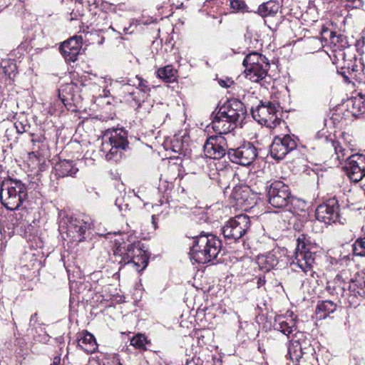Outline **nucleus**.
<instances>
[{"instance_id":"obj_19","label":"nucleus","mask_w":365,"mask_h":365,"mask_svg":"<svg viewBox=\"0 0 365 365\" xmlns=\"http://www.w3.org/2000/svg\"><path fill=\"white\" fill-rule=\"evenodd\" d=\"M82 43V36H75L61 45L60 51L66 61L74 62L77 59Z\"/></svg>"},{"instance_id":"obj_55","label":"nucleus","mask_w":365,"mask_h":365,"mask_svg":"<svg viewBox=\"0 0 365 365\" xmlns=\"http://www.w3.org/2000/svg\"><path fill=\"white\" fill-rule=\"evenodd\" d=\"M319 312V302L316 305V313Z\"/></svg>"},{"instance_id":"obj_11","label":"nucleus","mask_w":365,"mask_h":365,"mask_svg":"<svg viewBox=\"0 0 365 365\" xmlns=\"http://www.w3.org/2000/svg\"><path fill=\"white\" fill-rule=\"evenodd\" d=\"M297 147V138L294 135L276 136L270 145V155L274 159L280 160Z\"/></svg>"},{"instance_id":"obj_5","label":"nucleus","mask_w":365,"mask_h":365,"mask_svg":"<svg viewBox=\"0 0 365 365\" xmlns=\"http://www.w3.org/2000/svg\"><path fill=\"white\" fill-rule=\"evenodd\" d=\"M323 140L324 165L328 168H338L345 160L348 150L336 139L334 133L321 135Z\"/></svg>"},{"instance_id":"obj_37","label":"nucleus","mask_w":365,"mask_h":365,"mask_svg":"<svg viewBox=\"0 0 365 365\" xmlns=\"http://www.w3.org/2000/svg\"><path fill=\"white\" fill-rule=\"evenodd\" d=\"M230 5L234 11H242L246 6L242 0H231Z\"/></svg>"},{"instance_id":"obj_35","label":"nucleus","mask_w":365,"mask_h":365,"mask_svg":"<svg viewBox=\"0 0 365 365\" xmlns=\"http://www.w3.org/2000/svg\"><path fill=\"white\" fill-rule=\"evenodd\" d=\"M146 342L145 336L141 334L135 335L130 340V344L139 349H145Z\"/></svg>"},{"instance_id":"obj_14","label":"nucleus","mask_w":365,"mask_h":365,"mask_svg":"<svg viewBox=\"0 0 365 365\" xmlns=\"http://www.w3.org/2000/svg\"><path fill=\"white\" fill-rule=\"evenodd\" d=\"M223 134L210 136L204 144V152L207 157L220 159L228 152V145Z\"/></svg>"},{"instance_id":"obj_52","label":"nucleus","mask_w":365,"mask_h":365,"mask_svg":"<svg viewBox=\"0 0 365 365\" xmlns=\"http://www.w3.org/2000/svg\"><path fill=\"white\" fill-rule=\"evenodd\" d=\"M65 90H68L69 91L74 90V84L68 85V86L66 88Z\"/></svg>"},{"instance_id":"obj_7","label":"nucleus","mask_w":365,"mask_h":365,"mask_svg":"<svg viewBox=\"0 0 365 365\" xmlns=\"http://www.w3.org/2000/svg\"><path fill=\"white\" fill-rule=\"evenodd\" d=\"M251 221L247 215H238L227 220L222 227L225 239L235 242L250 230Z\"/></svg>"},{"instance_id":"obj_28","label":"nucleus","mask_w":365,"mask_h":365,"mask_svg":"<svg viewBox=\"0 0 365 365\" xmlns=\"http://www.w3.org/2000/svg\"><path fill=\"white\" fill-rule=\"evenodd\" d=\"M56 174L59 178L73 176L78 169L75 166L73 162L68 160H63L56 167Z\"/></svg>"},{"instance_id":"obj_4","label":"nucleus","mask_w":365,"mask_h":365,"mask_svg":"<svg viewBox=\"0 0 365 365\" xmlns=\"http://www.w3.org/2000/svg\"><path fill=\"white\" fill-rule=\"evenodd\" d=\"M28 190L21 180L7 178L0 183V199L8 210L18 209L27 198Z\"/></svg>"},{"instance_id":"obj_32","label":"nucleus","mask_w":365,"mask_h":365,"mask_svg":"<svg viewBox=\"0 0 365 365\" xmlns=\"http://www.w3.org/2000/svg\"><path fill=\"white\" fill-rule=\"evenodd\" d=\"M336 309V304L330 300H325L321 302V319L327 318L330 313Z\"/></svg>"},{"instance_id":"obj_15","label":"nucleus","mask_w":365,"mask_h":365,"mask_svg":"<svg viewBox=\"0 0 365 365\" xmlns=\"http://www.w3.org/2000/svg\"><path fill=\"white\" fill-rule=\"evenodd\" d=\"M348 274L344 270L336 276V280L342 281V289H349L354 295L365 297V273L358 272L352 278H349Z\"/></svg>"},{"instance_id":"obj_34","label":"nucleus","mask_w":365,"mask_h":365,"mask_svg":"<svg viewBox=\"0 0 365 365\" xmlns=\"http://www.w3.org/2000/svg\"><path fill=\"white\" fill-rule=\"evenodd\" d=\"M354 255L365 257V237L356 240L353 245Z\"/></svg>"},{"instance_id":"obj_12","label":"nucleus","mask_w":365,"mask_h":365,"mask_svg":"<svg viewBox=\"0 0 365 365\" xmlns=\"http://www.w3.org/2000/svg\"><path fill=\"white\" fill-rule=\"evenodd\" d=\"M304 240V237L297 239L295 252L291 257L289 263L291 265H297L302 270L306 271V268H312L314 264L317 263L316 262V252L307 250Z\"/></svg>"},{"instance_id":"obj_3","label":"nucleus","mask_w":365,"mask_h":365,"mask_svg":"<svg viewBox=\"0 0 365 365\" xmlns=\"http://www.w3.org/2000/svg\"><path fill=\"white\" fill-rule=\"evenodd\" d=\"M128 133L123 128L108 130L103 135L101 151L107 160L118 162L128 148Z\"/></svg>"},{"instance_id":"obj_16","label":"nucleus","mask_w":365,"mask_h":365,"mask_svg":"<svg viewBox=\"0 0 365 365\" xmlns=\"http://www.w3.org/2000/svg\"><path fill=\"white\" fill-rule=\"evenodd\" d=\"M344 169L351 180L359 182L365 176V155L354 154L347 157Z\"/></svg>"},{"instance_id":"obj_57","label":"nucleus","mask_w":365,"mask_h":365,"mask_svg":"<svg viewBox=\"0 0 365 365\" xmlns=\"http://www.w3.org/2000/svg\"><path fill=\"white\" fill-rule=\"evenodd\" d=\"M186 365H195L193 361H187L186 362Z\"/></svg>"},{"instance_id":"obj_60","label":"nucleus","mask_w":365,"mask_h":365,"mask_svg":"<svg viewBox=\"0 0 365 365\" xmlns=\"http://www.w3.org/2000/svg\"><path fill=\"white\" fill-rule=\"evenodd\" d=\"M123 31H124L125 34H127L128 32V28L125 27L123 29Z\"/></svg>"},{"instance_id":"obj_26","label":"nucleus","mask_w":365,"mask_h":365,"mask_svg":"<svg viewBox=\"0 0 365 365\" xmlns=\"http://www.w3.org/2000/svg\"><path fill=\"white\" fill-rule=\"evenodd\" d=\"M58 96L63 105L68 109L74 111V107L81 108L82 98L80 93H58Z\"/></svg>"},{"instance_id":"obj_38","label":"nucleus","mask_w":365,"mask_h":365,"mask_svg":"<svg viewBox=\"0 0 365 365\" xmlns=\"http://www.w3.org/2000/svg\"><path fill=\"white\" fill-rule=\"evenodd\" d=\"M109 9L111 12L121 15V12L127 10V6L125 4H111Z\"/></svg>"},{"instance_id":"obj_45","label":"nucleus","mask_w":365,"mask_h":365,"mask_svg":"<svg viewBox=\"0 0 365 365\" xmlns=\"http://www.w3.org/2000/svg\"><path fill=\"white\" fill-rule=\"evenodd\" d=\"M219 175H220V176H221V175H223V176L227 175L229 178H231L232 176H233L232 170L229 169V168H226L225 170H222L220 171V173H219Z\"/></svg>"},{"instance_id":"obj_29","label":"nucleus","mask_w":365,"mask_h":365,"mask_svg":"<svg viewBox=\"0 0 365 365\" xmlns=\"http://www.w3.org/2000/svg\"><path fill=\"white\" fill-rule=\"evenodd\" d=\"M279 9V6L275 1H267L258 7V13L263 17L274 16Z\"/></svg>"},{"instance_id":"obj_6","label":"nucleus","mask_w":365,"mask_h":365,"mask_svg":"<svg viewBox=\"0 0 365 365\" xmlns=\"http://www.w3.org/2000/svg\"><path fill=\"white\" fill-rule=\"evenodd\" d=\"M246 77L253 82H260L266 77L269 68L267 58L262 54L253 52L246 56L243 61Z\"/></svg>"},{"instance_id":"obj_18","label":"nucleus","mask_w":365,"mask_h":365,"mask_svg":"<svg viewBox=\"0 0 365 365\" xmlns=\"http://www.w3.org/2000/svg\"><path fill=\"white\" fill-rule=\"evenodd\" d=\"M339 206L335 197L323 200L321 203V222L326 225L336 223L339 218Z\"/></svg>"},{"instance_id":"obj_17","label":"nucleus","mask_w":365,"mask_h":365,"mask_svg":"<svg viewBox=\"0 0 365 365\" xmlns=\"http://www.w3.org/2000/svg\"><path fill=\"white\" fill-rule=\"evenodd\" d=\"M93 225V220L88 216L71 219L68 227V231L73 234V240L82 242L85 240L86 232Z\"/></svg>"},{"instance_id":"obj_43","label":"nucleus","mask_w":365,"mask_h":365,"mask_svg":"<svg viewBox=\"0 0 365 365\" xmlns=\"http://www.w3.org/2000/svg\"><path fill=\"white\" fill-rule=\"evenodd\" d=\"M135 80L138 81V87L137 88L140 89L141 91H144V88L146 87V86H145L146 81H145L143 79H142L141 78H139L138 76H136Z\"/></svg>"},{"instance_id":"obj_53","label":"nucleus","mask_w":365,"mask_h":365,"mask_svg":"<svg viewBox=\"0 0 365 365\" xmlns=\"http://www.w3.org/2000/svg\"><path fill=\"white\" fill-rule=\"evenodd\" d=\"M319 208V205L316 207V210H315V217H316L317 220H319V213H318Z\"/></svg>"},{"instance_id":"obj_51","label":"nucleus","mask_w":365,"mask_h":365,"mask_svg":"<svg viewBox=\"0 0 365 365\" xmlns=\"http://www.w3.org/2000/svg\"><path fill=\"white\" fill-rule=\"evenodd\" d=\"M339 74L341 75L343 78H344V81L345 82H349V77L345 74V73L344 72H340V73H338Z\"/></svg>"},{"instance_id":"obj_22","label":"nucleus","mask_w":365,"mask_h":365,"mask_svg":"<svg viewBox=\"0 0 365 365\" xmlns=\"http://www.w3.org/2000/svg\"><path fill=\"white\" fill-rule=\"evenodd\" d=\"M278 253V250H272L264 255H258L256 263L258 264L259 269L263 272H269L275 267L279 262L277 257Z\"/></svg>"},{"instance_id":"obj_25","label":"nucleus","mask_w":365,"mask_h":365,"mask_svg":"<svg viewBox=\"0 0 365 365\" xmlns=\"http://www.w3.org/2000/svg\"><path fill=\"white\" fill-rule=\"evenodd\" d=\"M78 346L87 354H93L98 349L94 336L88 331L80 335L78 339Z\"/></svg>"},{"instance_id":"obj_48","label":"nucleus","mask_w":365,"mask_h":365,"mask_svg":"<svg viewBox=\"0 0 365 365\" xmlns=\"http://www.w3.org/2000/svg\"><path fill=\"white\" fill-rule=\"evenodd\" d=\"M265 284V279L264 277H259L257 282V287L259 288Z\"/></svg>"},{"instance_id":"obj_44","label":"nucleus","mask_w":365,"mask_h":365,"mask_svg":"<svg viewBox=\"0 0 365 365\" xmlns=\"http://www.w3.org/2000/svg\"><path fill=\"white\" fill-rule=\"evenodd\" d=\"M232 197L236 200H240V199L241 198H243L242 196H241V188L239 187H235L234 189V191L232 192Z\"/></svg>"},{"instance_id":"obj_56","label":"nucleus","mask_w":365,"mask_h":365,"mask_svg":"<svg viewBox=\"0 0 365 365\" xmlns=\"http://www.w3.org/2000/svg\"><path fill=\"white\" fill-rule=\"evenodd\" d=\"M36 316H37V314H33V315L31 316V322H32L33 320H34V319H35V317H36Z\"/></svg>"},{"instance_id":"obj_30","label":"nucleus","mask_w":365,"mask_h":365,"mask_svg":"<svg viewBox=\"0 0 365 365\" xmlns=\"http://www.w3.org/2000/svg\"><path fill=\"white\" fill-rule=\"evenodd\" d=\"M177 71L171 65L160 68L157 71L158 76L165 82H174L176 80Z\"/></svg>"},{"instance_id":"obj_20","label":"nucleus","mask_w":365,"mask_h":365,"mask_svg":"<svg viewBox=\"0 0 365 365\" xmlns=\"http://www.w3.org/2000/svg\"><path fill=\"white\" fill-rule=\"evenodd\" d=\"M302 336L303 332L296 331L290 339L288 345V353L286 355V358L292 361L296 365H297L300 359L304 355L302 349V345H300L299 342L300 340L303 339Z\"/></svg>"},{"instance_id":"obj_59","label":"nucleus","mask_w":365,"mask_h":365,"mask_svg":"<svg viewBox=\"0 0 365 365\" xmlns=\"http://www.w3.org/2000/svg\"><path fill=\"white\" fill-rule=\"evenodd\" d=\"M325 32H327V30H322V31H321V39L322 38V36H323V34H324Z\"/></svg>"},{"instance_id":"obj_42","label":"nucleus","mask_w":365,"mask_h":365,"mask_svg":"<svg viewBox=\"0 0 365 365\" xmlns=\"http://www.w3.org/2000/svg\"><path fill=\"white\" fill-rule=\"evenodd\" d=\"M103 82L105 83H107L109 82L110 86L111 87V89H118V85L120 84V82L118 81H113L111 79H104Z\"/></svg>"},{"instance_id":"obj_27","label":"nucleus","mask_w":365,"mask_h":365,"mask_svg":"<svg viewBox=\"0 0 365 365\" xmlns=\"http://www.w3.org/2000/svg\"><path fill=\"white\" fill-rule=\"evenodd\" d=\"M365 96L362 93H358L357 96H351L348 98L343 104L346 106L347 110H349L354 115H356L357 112L365 111Z\"/></svg>"},{"instance_id":"obj_10","label":"nucleus","mask_w":365,"mask_h":365,"mask_svg":"<svg viewBox=\"0 0 365 365\" xmlns=\"http://www.w3.org/2000/svg\"><path fill=\"white\" fill-rule=\"evenodd\" d=\"M267 197L272 206L282 208L289 203L292 198L291 191L289 186L283 182L275 181L269 186Z\"/></svg>"},{"instance_id":"obj_47","label":"nucleus","mask_w":365,"mask_h":365,"mask_svg":"<svg viewBox=\"0 0 365 365\" xmlns=\"http://www.w3.org/2000/svg\"><path fill=\"white\" fill-rule=\"evenodd\" d=\"M15 126L17 130V132L19 133H23L26 131L24 129V126L21 123H19V125L16 123Z\"/></svg>"},{"instance_id":"obj_50","label":"nucleus","mask_w":365,"mask_h":365,"mask_svg":"<svg viewBox=\"0 0 365 365\" xmlns=\"http://www.w3.org/2000/svg\"><path fill=\"white\" fill-rule=\"evenodd\" d=\"M61 361L60 356H55L53 361V364L51 365H59Z\"/></svg>"},{"instance_id":"obj_23","label":"nucleus","mask_w":365,"mask_h":365,"mask_svg":"<svg viewBox=\"0 0 365 365\" xmlns=\"http://www.w3.org/2000/svg\"><path fill=\"white\" fill-rule=\"evenodd\" d=\"M346 257H342L341 247H335L327 250L325 255V263L327 269H336L339 267L341 262Z\"/></svg>"},{"instance_id":"obj_41","label":"nucleus","mask_w":365,"mask_h":365,"mask_svg":"<svg viewBox=\"0 0 365 365\" xmlns=\"http://www.w3.org/2000/svg\"><path fill=\"white\" fill-rule=\"evenodd\" d=\"M115 204L118 207L120 211H123L128 209V204L126 202L124 203L123 197H117Z\"/></svg>"},{"instance_id":"obj_2","label":"nucleus","mask_w":365,"mask_h":365,"mask_svg":"<svg viewBox=\"0 0 365 365\" xmlns=\"http://www.w3.org/2000/svg\"><path fill=\"white\" fill-rule=\"evenodd\" d=\"M192 237L193 244L189 252L191 259L205 264L217 257L222 248V242L217 236L202 232L199 236Z\"/></svg>"},{"instance_id":"obj_24","label":"nucleus","mask_w":365,"mask_h":365,"mask_svg":"<svg viewBox=\"0 0 365 365\" xmlns=\"http://www.w3.org/2000/svg\"><path fill=\"white\" fill-rule=\"evenodd\" d=\"M0 72L5 76V81L7 85H12L14 78L17 73V67L13 59H1L0 61Z\"/></svg>"},{"instance_id":"obj_46","label":"nucleus","mask_w":365,"mask_h":365,"mask_svg":"<svg viewBox=\"0 0 365 365\" xmlns=\"http://www.w3.org/2000/svg\"><path fill=\"white\" fill-rule=\"evenodd\" d=\"M173 148L175 152H179L181 153L183 149V145L182 144H178V143L173 144Z\"/></svg>"},{"instance_id":"obj_58","label":"nucleus","mask_w":365,"mask_h":365,"mask_svg":"<svg viewBox=\"0 0 365 365\" xmlns=\"http://www.w3.org/2000/svg\"><path fill=\"white\" fill-rule=\"evenodd\" d=\"M103 92H106V91H110V90L108 88V86H105V87L103 88Z\"/></svg>"},{"instance_id":"obj_1","label":"nucleus","mask_w":365,"mask_h":365,"mask_svg":"<svg viewBox=\"0 0 365 365\" xmlns=\"http://www.w3.org/2000/svg\"><path fill=\"white\" fill-rule=\"evenodd\" d=\"M220 104L221 102L217 106L218 111L212 115V128L217 133L227 134L237 127H242L247 116L244 103L237 98H231Z\"/></svg>"},{"instance_id":"obj_33","label":"nucleus","mask_w":365,"mask_h":365,"mask_svg":"<svg viewBox=\"0 0 365 365\" xmlns=\"http://www.w3.org/2000/svg\"><path fill=\"white\" fill-rule=\"evenodd\" d=\"M302 338L303 339L300 340L299 342L300 343V345H302V349L304 355L310 354L313 356L316 354L315 349L312 345L310 339L307 337V335L304 332Z\"/></svg>"},{"instance_id":"obj_49","label":"nucleus","mask_w":365,"mask_h":365,"mask_svg":"<svg viewBox=\"0 0 365 365\" xmlns=\"http://www.w3.org/2000/svg\"><path fill=\"white\" fill-rule=\"evenodd\" d=\"M321 58L323 59H328L329 57L327 51L321 50Z\"/></svg>"},{"instance_id":"obj_21","label":"nucleus","mask_w":365,"mask_h":365,"mask_svg":"<svg viewBox=\"0 0 365 365\" xmlns=\"http://www.w3.org/2000/svg\"><path fill=\"white\" fill-rule=\"evenodd\" d=\"M273 328L275 331H280L287 336L288 339H291L292 335L297 331V326L294 320L283 315L275 317Z\"/></svg>"},{"instance_id":"obj_39","label":"nucleus","mask_w":365,"mask_h":365,"mask_svg":"<svg viewBox=\"0 0 365 365\" xmlns=\"http://www.w3.org/2000/svg\"><path fill=\"white\" fill-rule=\"evenodd\" d=\"M319 133V132H317L316 133L315 138L307 139V143H306V147L308 149L314 150L316 149V148L317 147V145H317V138H318Z\"/></svg>"},{"instance_id":"obj_62","label":"nucleus","mask_w":365,"mask_h":365,"mask_svg":"<svg viewBox=\"0 0 365 365\" xmlns=\"http://www.w3.org/2000/svg\"><path fill=\"white\" fill-rule=\"evenodd\" d=\"M133 94H134V93H133V92H130V96H133Z\"/></svg>"},{"instance_id":"obj_54","label":"nucleus","mask_w":365,"mask_h":365,"mask_svg":"<svg viewBox=\"0 0 365 365\" xmlns=\"http://www.w3.org/2000/svg\"><path fill=\"white\" fill-rule=\"evenodd\" d=\"M152 222H153L155 228H156L155 217L154 215L152 216Z\"/></svg>"},{"instance_id":"obj_13","label":"nucleus","mask_w":365,"mask_h":365,"mask_svg":"<svg viewBox=\"0 0 365 365\" xmlns=\"http://www.w3.org/2000/svg\"><path fill=\"white\" fill-rule=\"evenodd\" d=\"M227 155L232 162L247 166L256 159L257 150L251 143H245L237 148L229 149Z\"/></svg>"},{"instance_id":"obj_31","label":"nucleus","mask_w":365,"mask_h":365,"mask_svg":"<svg viewBox=\"0 0 365 365\" xmlns=\"http://www.w3.org/2000/svg\"><path fill=\"white\" fill-rule=\"evenodd\" d=\"M319 40L317 37H309L304 41V48L307 53H313L318 51Z\"/></svg>"},{"instance_id":"obj_36","label":"nucleus","mask_w":365,"mask_h":365,"mask_svg":"<svg viewBox=\"0 0 365 365\" xmlns=\"http://www.w3.org/2000/svg\"><path fill=\"white\" fill-rule=\"evenodd\" d=\"M31 142L33 143L34 150H39L41 148L40 144H42L45 140V137L43 135L36 136L34 134L31 135Z\"/></svg>"},{"instance_id":"obj_61","label":"nucleus","mask_w":365,"mask_h":365,"mask_svg":"<svg viewBox=\"0 0 365 365\" xmlns=\"http://www.w3.org/2000/svg\"><path fill=\"white\" fill-rule=\"evenodd\" d=\"M140 24H148V23L147 21H140Z\"/></svg>"},{"instance_id":"obj_40","label":"nucleus","mask_w":365,"mask_h":365,"mask_svg":"<svg viewBox=\"0 0 365 365\" xmlns=\"http://www.w3.org/2000/svg\"><path fill=\"white\" fill-rule=\"evenodd\" d=\"M217 83L222 88H229L234 83V81L230 78H225L224 79H217Z\"/></svg>"},{"instance_id":"obj_8","label":"nucleus","mask_w":365,"mask_h":365,"mask_svg":"<svg viewBox=\"0 0 365 365\" xmlns=\"http://www.w3.org/2000/svg\"><path fill=\"white\" fill-rule=\"evenodd\" d=\"M279 104L275 102L261 103L255 108H252V118L259 124L269 128H274L281 123L278 116Z\"/></svg>"},{"instance_id":"obj_9","label":"nucleus","mask_w":365,"mask_h":365,"mask_svg":"<svg viewBox=\"0 0 365 365\" xmlns=\"http://www.w3.org/2000/svg\"><path fill=\"white\" fill-rule=\"evenodd\" d=\"M120 263L133 264L137 271L140 272L147 267L148 256L145 250L142 248L141 243L137 242L127 246Z\"/></svg>"}]
</instances>
